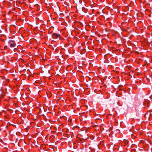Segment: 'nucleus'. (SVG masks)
Masks as SVG:
<instances>
[{"label": "nucleus", "mask_w": 152, "mask_h": 152, "mask_svg": "<svg viewBox=\"0 0 152 152\" xmlns=\"http://www.w3.org/2000/svg\"><path fill=\"white\" fill-rule=\"evenodd\" d=\"M8 42L9 43H10L11 42H12V43H15V41L13 40H9V41H8Z\"/></svg>", "instance_id": "obj_3"}, {"label": "nucleus", "mask_w": 152, "mask_h": 152, "mask_svg": "<svg viewBox=\"0 0 152 152\" xmlns=\"http://www.w3.org/2000/svg\"><path fill=\"white\" fill-rule=\"evenodd\" d=\"M151 97H152V96H151Z\"/></svg>", "instance_id": "obj_5"}, {"label": "nucleus", "mask_w": 152, "mask_h": 152, "mask_svg": "<svg viewBox=\"0 0 152 152\" xmlns=\"http://www.w3.org/2000/svg\"><path fill=\"white\" fill-rule=\"evenodd\" d=\"M16 46V44L15 43H11L10 44V47L11 48L14 47Z\"/></svg>", "instance_id": "obj_2"}, {"label": "nucleus", "mask_w": 152, "mask_h": 152, "mask_svg": "<svg viewBox=\"0 0 152 152\" xmlns=\"http://www.w3.org/2000/svg\"><path fill=\"white\" fill-rule=\"evenodd\" d=\"M15 105H16V107H17V104H15Z\"/></svg>", "instance_id": "obj_4"}, {"label": "nucleus", "mask_w": 152, "mask_h": 152, "mask_svg": "<svg viewBox=\"0 0 152 152\" xmlns=\"http://www.w3.org/2000/svg\"><path fill=\"white\" fill-rule=\"evenodd\" d=\"M151 150H152V149H151Z\"/></svg>", "instance_id": "obj_6"}, {"label": "nucleus", "mask_w": 152, "mask_h": 152, "mask_svg": "<svg viewBox=\"0 0 152 152\" xmlns=\"http://www.w3.org/2000/svg\"><path fill=\"white\" fill-rule=\"evenodd\" d=\"M60 36V34L54 33L53 34L52 36L53 37L57 38L58 37Z\"/></svg>", "instance_id": "obj_1"}]
</instances>
